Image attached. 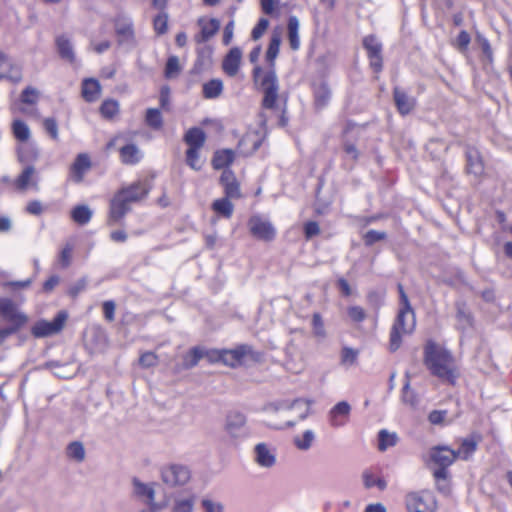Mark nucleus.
Here are the masks:
<instances>
[{
  "mask_svg": "<svg viewBox=\"0 0 512 512\" xmlns=\"http://www.w3.org/2000/svg\"><path fill=\"white\" fill-rule=\"evenodd\" d=\"M260 355L253 351L249 345H239L234 349H224L223 364L230 367H237L247 361H256Z\"/></svg>",
  "mask_w": 512,
  "mask_h": 512,
  "instance_id": "8",
  "label": "nucleus"
},
{
  "mask_svg": "<svg viewBox=\"0 0 512 512\" xmlns=\"http://www.w3.org/2000/svg\"><path fill=\"white\" fill-rule=\"evenodd\" d=\"M39 92L32 87H27L21 95V100L26 104H35L38 100Z\"/></svg>",
  "mask_w": 512,
  "mask_h": 512,
  "instance_id": "58",
  "label": "nucleus"
},
{
  "mask_svg": "<svg viewBox=\"0 0 512 512\" xmlns=\"http://www.w3.org/2000/svg\"><path fill=\"white\" fill-rule=\"evenodd\" d=\"M466 155L468 172L480 176L484 171V165L479 152L476 149H469Z\"/></svg>",
  "mask_w": 512,
  "mask_h": 512,
  "instance_id": "28",
  "label": "nucleus"
},
{
  "mask_svg": "<svg viewBox=\"0 0 512 512\" xmlns=\"http://www.w3.org/2000/svg\"><path fill=\"white\" fill-rule=\"evenodd\" d=\"M230 198H220L215 200L212 203V209L219 215H222L225 218H230L232 216L234 206L229 200Z\"/></svg>",
  "mask_w": 512,
  "mask_h": 512,
  "instance_id": "43",
  "label": "nucleus"
},
{
  "mask_svg": "<svg viewBox=\"0 0 512 512\" xmlns=\"http://www.w3.org/2000/svg\"><path fill=\"white\" fill-rule=\"evenodd\" d=\"M402 400L404 403L411 405V406H415L417 404L416 395L410 389L409 380L406 382V384L403 387Z\"/></svg>",
  "mask_w": 512,
  "mask_h": 512,
  "instance_id": "60",
  "label": "nucleus"
},
{
  "mask_svg": "<svg viewBox=\"0 0 512 512\" xmlns=\"http://www.w3.org/2000/svg\"><path fill=\"white\" fill-rule=\"evenodd\" d=\"M362 478L364 486L367 489L377 487L380 491H383L387 487V483L382 477H379L370 471L363 472Z\"/></svg>",
  "mask_w": 512,
  "mask_h": 512,
  "instance_id": "44",
  "label": "nucleus"
},
{
  "mask_svg": "<svg viewBox=\"0 0 512 512\" xmlns=\"http://www.w3.org/2000/svg\"><path fill=\"white\" fill-rule=\"evenodd\" d=\"M312 326H313V333L314 336L323 339L326 337V330L324 327L323 320L319 313H314L312 318Z\"/></svg>",
  "mask_w": 512,
  "mask_h": 512,
  "instance_id": "54",
  "label": "nucleus"
},
{
  "mask_svg": "<svg viewBox=\"0 0 512 512\" xmlns=\"http://www.w3.org/2000/svg\"><path fill=\"white\" fill-rule=\"evenodd\" d=\"M0 70H3L2 75L4 78L11 80L12 82L18 83L22 80V69L21 67L9 59V57L0 50Z\"/></svg>",
  "mask_w": 512,
  "mask_h": 512,
  "instance_id": "17",
  "label": "nucleus"
},
{
  "mask_svg": "<svg viewBox=\"0 0 512 512\" xmlns=\"http://www.w3.org/2000/svg\"><path fill=\"white\" fill-rule=\"evenodd\" d=\"M146 122L152 128L158 129L162 126V116L158 109L150 108L146 113Z\"/></svg>",
  "mask_w": 512,
  "mask_h": 512,
  "instance_id": "53",
  "label": "nucleus"
},
{
  "mask_svg": "<svg viewBox=\"0 0 512 512\" xmlns=\"http://www.w3.org/2000/svg\"><path fill=\"white\" fill-rule=\"evenodd\" d=\"M18 160L23 164L35 161L38 157V150L34 144L25 142L21 143L17 148Z\"/></svg>",
  "mask_w": 512,
  "mask_h": 512,
  "instance_id": "30",
  "label": "nucleus"
},
{
  "mask_svg": "<svg viewBox=\"0 0 512 512\" xmlns=\"http://www.w3.org/2000/svg\"><path fill=\"white\" fill-rule=\"evenodd\" d=\"M0 317L3 322L18 331L28 322V316L8 298L0 299Z\"/></svg>",
  "mask_w": 512,
  "mask_h": 512,
  "instance_id": "7",
  "label": "nucleus"
},
{
  "mask_svg": "<svg viewBox=\"0 0 512 512\" xmlns=\"http://www.w3.org/2000/svg\"><path fill=\"white\" fill-rule=\"evenodd\" d=\"M39 177L33 165L27 164L19 176L12 182L13 186L18 191L26 190H39L38 185Z\"/></svg>",
  "mask_w": 512,
  "mask_h": 512,
  "instance_id": "13",
  "label": "nucleus"
},
{
  "mask_svg": "<svg viewBox=\"0 0 512 512\" xmlns=\"http://www.w3.org/2000/svg\"><path fill=\"white\" fill-rule=\"evenodd\" d=\"M223 356H224V349H211V350H204V358L208 360L210 363H217L222 362L223 363Z\"/></svg>",
  "mask_w": 512,
  "mask_h": 512,
  "instance_id": "62",
  "label": "nucleus"
},
{
  "mask_svg": "<svg viewBox=\"0 0 512 512\" xmlns=\"http://www.w3.org/2000/svg\"><path fill=\"white\" fill-rule=\"evenodd\" d=\"M457 325L460 329L465 330L472 326V317L469 311L465 309L464 306H458L457 307Z\"/></svg>",
  "mask_w": 512,
  "mask_h": 512,
  "instance_id": "49",
  "label": "nucleus"
},
{
  "mask_svg": "<svg viewBox=\"0 0 512 512\" xmlns=\"http://www.w3.org/2000/svg\"><path fill=\"white\" fill-rule=\"evenodd\" d=\"M415 315L412 308H400L390 332L389 348L396 351L401 346L402 337L415 328Z\"/></svg>",
  "mask_w": 512,
  "mask_h": 512,
  "instance_id": "3",
  "label": "nucleus"
},
{
  "mask_svg": "<svg viewBox=\"0 0 512 512\" xmlns=\"http://www.w3.org/2000/svg\"><path fill=\"white\" fill-rule=\"evenodd\" d=\"M315 433L308 429L303 432L301 436H295L293 443L300 451H308L315 441Z\"/></svg>",
  "mask_w": 512,
  "mask_h": 512,
  "instance_id": "40",
  "label": "nucleus"
},
{
  "mask_svg": "<svg viewBox=\"0 0 512 512\" xmlns=\"http://www.w3.org/2000/svg\"><path fill=\"white\" fill-rule=\"evenodd\" d=\"M91 162L87 154H79L71 166V177L75 182H81L84 174L90 169Z\"/></svg>",
  "mask_w": 512,
  "mask_h": 512,
  "instance_id": "21",
  "label": "nucleus"
},
{
  "mask_svg": "<svg viewBox=\"0 0 512 512\" xmlns=\"http://www.w3.org/2000/svg\"><path fill=\"white\" fill-rule=\"evenodd\" d=\"M220 182L224 188V192L227 198L238 199L241 197L239 183L231 170L223 171Z\"/></svg>",
  "mask_w": 512,
  "mask_h": 512,
  "instance_id": "19",
  "label": "nucleus"
},
{
  "mask_svg": "<svg viewBox=\"0 0 512 512\" xmlns=\"http://www.w3.org/2000/svg\"><path fill=\"white\" fill-rule=\"evenodd\" d=\"M397 441L398 436L396 433H390L383 429L378 434V449L380 451H385L388 448L395 446Z\"/></svg>",
  "mask_w": 512,
  "mask_h": 512,
  "instance_id": "45",
  "label": "nucleus"
},
{
  "mask_svg": "<svg viewBox=\"0 0 512 512\" xmlns=\"http://www.w3.org/2000/svg\"><path fill=\"white\" fill-rule=\"evenodd\" d=\"M347 314L351 321L355 323H360L366 319V312L365 310L360 306H350L347 309Z\"/></svg>",
  "mask_w": 512,
  "mask_h": 512,
  "instance_id": "55",
  "label": "nucleus"
},
{
  "mask_svg": "<svg viewBox=\"0 0 512 512\" xmlns=\"http://www.w3.org/2000/svg\"><path fill=\"white\" fill-rule=\"evenodd\" d=\"M160 477L162 482L168 487L178 488L190 482L192 473L188 466L172 463L161 468Z\"/></svg>",
  "mask_w": 512,
  "mask_h": 512,
  "instance_id": "5",
  "label": "nucleus"
},
{
  "mask_svg": "<svg viewBox=\"0 0 512 512\" xmlns=\"http://www.w3.org/2000/svg\"><path fill=\"white\" fill-rule=\"evenodd\" d=\"M157 483H143L137 479L133 480V490L138 497L146 498L147 503H157L155 501V487Z\"/></svg>",
  "mask_w": 512,
  "mask_h": 512,
  "instance_id": "24",
  "label": "nucleus"
},
{
  "mask_svg": "<svg viewBox=\"0 0 512 512\" xmlns=\"http://www.w3.org/2000/svg\"><path fill=\"white\" fill-rule=\"evenodd\" d=\"M101 93L100 83L93 78L86 79L82 84V96L88 102L96 101Z\"/></svg>",
  "mask_w": 512,
  "mask_h": 512,
  "instance_id": "27",
  "label": "nucleus"
},
{
  "mask_svg": "<svg viewBox=\"0 0 512 512\" xmlns=\"http://www.w3.org/2000/svg\"><path fill=\"white\" fill-rule=\"evenodd\" d=\"M202 358H204V349L194 347L184 356L183 367L185 369L192 368L196 366Z\"/></svg>",
  "mask_w": 512,
  "mask_h": 512,
  "instance_id": "46",
  "label": "nucleus"
},
{
  "mask_svg": "<svg viewBox=\"0 0 512 512\" xmlns=\"http://www.w3.org/2000/svg\"><path fill=\"white\" fill-rule=\"evenodd\" d=\"M315 104L322 108L327 105L331 98V91L325 83H319L314 87Z\"/></svg>",
  "mask_w": 512,
  "mask_h": 512,
  "instance_id": "41",
  "label": "nucleus"
},
{
  "mask_svg": "<svg viewBox=\"0 0 512 512\" xmlns=\"http://www.w3.org/2000/svg\"><path fill=\"white\" fill-rule=\"evenodd\" d=\"M253 77L255 83L259 84L264 93L263 106L268 109L273 108L276 104L279 90L275 71H263L259 66H256L253 69Z\"/></svg>",
  "mask_w": 512,
  "mask_h": 512,
  "instance_id": "4",
  "label": "nucleus"
},
{
  "mask_svg": "<svg viewBox=\"0 0 512 512\" xmlns=\"http://www.w3.org/2000/svg\"><path fill=\"white\" fill-rule=\"evenodd\" d=\"M405 505L408 512H436L438 509L435 495L428 490L407 494Z\"/></svg>",
  "mask_w": 512,
  "mask_h": 512,
  "instance_id": "6",
  "label": "nucleus"
},
{
  "mask_svg": "<svg viewBox=\"0 0 512 512\" xmlns=\"http://www.w3.org/2000/svg\"><path fill=\"white\" fill-rule=\"evenodd\" d=\"M235 157V153L231 149H222L215 152L212 159V165L215 169H222L229 166Z\"/></svg>",
  "mask_w": 512,
  "mask_h": 512,
  "instance_id": "33",
  "label": "nucleus"
},
{
  "mask_svg": "<svg viewBox=\"0 0 512 512\" xmlns=\"http://www.w3.org/2000/svg\"><path fill=\"white\" fill-rule=\"evenodd\" d=\"M351 413V405L347 401L335 404L328 413L329 423L334 428L346 425Z\"/></svg>",
  "mask_w": 512,
  "mask_h": 512,
  "instance_id": "15",
  "label": "nucleus"
},
{
  "mask_svg": "<svg viewBox=\"0 0 512 512\" xmlns=\"http://www.w3.org/2000/svg\"><path fill=\"white\" fill-rule=\"evenodd\" d=\"M118 111H119L118 102L115 100H111V99L105 100L100 107V112H101L102 116L105 118L114 117L118 113Z\"/></svg>",
  "mask_w": 512,
  "mask_h": 512,
  "instance_id": "51",
  "label": "nucleus"
},
{
  "mask_svg": "<svg viewBox=\"0 0 512 512\" xmlns=\"http://www.w3.org/2000/svg\"><path fill=\"white\" fill-rule=\"evenodd\" d=\"M242 60V51L238 47H233L224 57L222 62L223 71L230 77L237 75Z\"/></svg>",
  "mask_w": 512,
  "mask_h": 512,
  "instance_id": "18",
  "label": "nucleus"
},
{
  "mask_svg": "<svg viewBox=\"0 0 512 512\" xmlns=\"http://www.w3.org/2000/svg\"><path fill=\"white\" fill-rule=\"evenodd\" d=\"M288 38L291 49L298 50L300 47L299 20L296 16H290L288 20Z\"/></svg>",
  "mask_w": 512,
  "mask_h": 512,
  "instance_id": "36",
  "label": "nucleus"
},
{
  "mask_svg": "<svg viewBox=\"0 0 512 512\" xmlns=\"http://www.w3.org/2000/svg\"><path fill=\"white\" fill-rule=\"evenodd\" d=\"M261 145V138L256 132L246 133L239 141V149L242 154L248 156L254 153Z\"/></svg>",
  "mask_w": 512,
  "mask_h": 512,
  "instance_id": "23",
  "label": "nucleus"
},
{
  "mask_svg": "<svg viewBox=\"0 0 512 512\" xmlns=\"http://www.w3.org/2000/svg\"><path fill=\"white\" fill-rule=\"evenodd\" d=\"M199 25L201 26V32L198 36H196L197 42H205L210 39L212 36L216 34L218 31L220 24L216 19L199 20Z\"/></svg>",
  "mask_w": 512,
  "mask_h": 512,
  "instance_id": "26",
  "label": "nucleus"
},
{
  "mask_svg": "<svg viewBox=\"0 0 512 512\" xmlns=\"http://www.w3.org/2000/svg\"><path fill=\"white\" fill-rule=\"evenodd\" d=\"M363 45L367 50L368 57L370 60V65L375 72H379L382 69V44L378 41V39L369 35L364 38Z\"/></svg>",
  "mask_w": 512,
  "mask_h": 512,
  "instance_id": "14",
  "label": "nucleus"
},
{
  "mask_svg": "<svg viewBox=\"0 0 512 512\" xmlns=\"http://www.w3.org/2000/svg\"><path fill=\"white\" fill-rule=\"evenodd\" d=\"M479 441L480 437L474 435L462 439L458 450L455 451L456 460H470L477 450Z\"/></svg>",
  "mask_w": 512,
  "mask_h": 512,
  "instance_id": "20",
  "label": "nucleus"
},
{
  "mask_svg": "<svg viewBox=\"0 0 512 512\" xmlns=\"http://www.w3.org/2000/svg\"><path fill=\"white\" fill-rule=\"evenodd\" d=\"M56 44L60 56L69 62H73L75 59V55L70 40L65 36H59L56 39Z\"/></svg>",
  "mask_w": 512,
  "mask_h": 512,
  "instance_id": "39",
  "label": "nucleus"
},
{
  "mask_svg": "<svg viewBox=\"0 0 512 512\" xmlns=\"http://www.w3.org/2000/svg\"><path fill=\"white\" fill-rule=\"evenodd\" d=\"M269 26V21L266 18L259 19L257 25L252 30V38L254 40L259 39Z\"/></svg>",
  "mask_w": 512,
  "mask_h": 512,
  "instance_id": "63",
  "label": "nucleus"
},
{
  "mask_svg": "<svg viewBox=\"0 0 512 512\" xmlns=\"http://www.w3.org/2000/svg\"><path fill=\"white\" fill-rule=\"evenodd\" d=\"M429 463L436 469H446L456 461L455 450L445 445L434 446L428 452Z\"/></svg>",
  "mask_w": 512,
  "mask_h": 512,
  "instance_id": "12",
  "label": "nucleus"
},
{
  "mask_svg": "<svg viewBox=\"0 0 512 512\" xmlns=\"http://www.w3.org/2000/svg\"><path fill=\"white\" fill-rule=\"evenodd\" d=\"M199 151L198 148H188L186 151V162L194 170H200L203 164Z\"/></svg>",
  "mask_w": 512,
  "mask_h": 512,
  "instance_id": "50",
  "label": "nucleus"
},
{
  "mask_svg": "<svg viewBox=\"0 0 512 512\" xmlns=\"http://www.w3.org/2000/svg\"><path fill=\"white\" fill-rule=\"evenodd\" d=\"M12 130H13V134H14L15 138L18 141L25 143L30 139V136H31L30 129H29L28 125L26 123H24L23 121L15 120L12 124Z\"/></svg>",
  "mask_w": 512,
  "mask_h": 512,
  "instance_id": "47",
  "label": "nucleus"
},
{
  "mask_svg": "<svg viewBox=\"0 0 512 512\" xmlns=\"http://www.w3.org/2000/svg\"><path fill=\"white\" fill-rule=\"evenodd\" d=\"M168 17L164 13H160L154 18V29L158 34H163L167 31Z\"/></svg>",
  "mask_w": 512,
  "mask_h": 512,
  "instance_id": "61",
  "label": "nucleus"
},
{
  "mask_svg": "<svg viewBox=\"0 0 512 512\" xmlns=\"http://www.w3.org/2000/svg\"><path fill=\"white\" fill-rule=\"evenodd\" d=\"M66 455L72 461L77 463L83 462L86 456V452L82 442H71L66 448Z\"/></svg>",
  "mask_w": 512,
  "mask_h": 512,
  "instance_id": "38",
  "label": "nucleus"
},
{
  "mask_svg": "<svg viewBox=\"0 0 512 512\" xmlns=\"http://www.w3.org/2000/svg\"><path fill=\"white\" fill-rule=\"evenodd\" d=\"M253 460L261 468H273L277 463L276 447L266 442L257 443L253 448Z\"/></svg>",
  "mask_w": 512,
  "mask_h": 512,
  "instance_id": "10",
  "label": "nucleus"
},
{
  "mask_svg": "<svg viewBox=\"0 0 512 512\" xmlns=\"http://www.w3.org/2000/svg\"><path fill=\"white\" fill-rule=\"evenodd\" d=\"M246 418L243 414L233 412L227 415L224 425L225 432L232 438H240L244 434Z\"/></svg>",
  "mask_w": 512,
  "mask_h": 512,
  "instance_id": "16",
  "label": "nucleus"
},
{
  "mask_svg": "<svg viewBox=\"0 0 512 512\" xmlns=\"http://www.w3.org/2000/svg\"><path fill=\"white\" fill-rule=\"evenodd\" d=\"M394 100L399 112L403 115L410 113L415 106L414 98L409 97L399 88L394 90Z\"/></svg>",
  "mask_w": 512,
  "mask_h": 512,
  "instance_id": "25",
  "label": "nucleus"
},
{
  "mask_svg": "<svg viewBox=\"0 0 512 512\" xmlns=\"http://www.w3.org/2000/svg\"><path fill=\"white\" fill-rule=\"evenodd\" d=\"M121 161L127 165H133L140 161L142 154L134 144H128L120 149Z\"/></svg>",
  "mask_w": 512,
  "mask_h": 512,
  "instance_id": "31",
  "label": "nucleus"
},
{
  "mask_svg": "<svg viewBox=\"0 0 512 512\" xmlns=\"http://www.w3.org/2000/svg\"><path fill=\"white\" fill-rule=\"evenodd\" d=\"M202 506L206 512H223V505L219 502H214L210 499H204Z\"/></svg>",
  "mask_w": 512,
  "mask_h": 512,
  "instance_id": "64",
  "label": "nucleus"
},
{
  "mask_svg": "<svg viewBox=\"0 0 512 512\" xmlns=\"http://www.w3.org/2000/svg\"><path fill=\"white\" fill-rule=\"evenodd\" d=\"M281 44V35L280 33H273L267 52L266 58L267 60L273 64L275 58L277 57Z\"/></svg>",
  "mask_w": 512,
  "mask_h": 512,
  "instance_id": "48",
  "label": "nucleus"
},
{
  "mask_svg": "<svg viewBox=\"0 0 512 512\" xmlns=\"http://www.w3.org/2000/svg\"><path fill=\"white\" fill-rule=\"evenodd\" d=\"M248 227L252 236L260 241L270 242L276 237L274 225L268 219L259 215L250 217Z\"/></svg>",
  "mask_w": 512,
  "mask_h": 512,
  "instance_id": "9",
  "label": "nucleus"
},
{
  "mask_svg": "<svg viewBox=\"0 0 512 512\" xmlns=\"http://www.w3.org/2000/svg\"><path fill=\"white\" fill-rule=\"evenodd\" d=\"M139 363L144 368L154 367L158 363V356L153 352H144L139 358Z\"/></svg>",
  "mask_w": 512,
  "mask_h": 512,
  "instance_id": "57",
  "label": "nucleus"
},
{
  "mask_svg": "<svg viewBox=\"0 0 512 512\" xmlns=\"http://www.w3.org/2000/svg\"><path fill=\"white\" fill-rule=\"evenodd\" d=\"M433 476L435 478L437 490L444 495H448L451 491L450 474L448 470L443 468L435 469Z\"/></svg>",
  "mask_w": 512,
  "mask_h": 512,
  "instance_id": "32",
  "label": "nucleus"
},
{
  "mask_svg": "<svg viewBox=\"0 0 512 512\" xmlns=\"http://www.w3.org/2000/svg\"><path fill=\"white\" fill-rule=\"evenodd\" d=\"M359 350L344 346L340 352V365L345 369L356 366L358 363Z\"/></svg>",
  "mask_w": 512,
  "mask_h": 512,
  "instance_id": "34",
  "label": "nucleus"
},
{
  "mask_svg": "<svg viewBox=\"0 0 512 512\" xmlns=\"http://www.w3.org/2000/svg\"><path fill=\"white\" fill-rule=\"evenodd\" d=\"M71 217L77 224L85 225L91 220L92 211L87 205H79L71 211Z\"/></svg>",
  "mask_w": 512,
  "mask_h": 512,
  "instance_id": "42",
  "label": "nucleus"
},
{
  "mask_svg": "<svg viewBox=\"0 0 512 512\" xmlns=\"http://www.w3.org/2000/svg\"><path fill=\"white\" fill-rule=\"evenodd\" d=\"M223 91V82L220 79H212L203 84V96L206 99L218 98Z\"/></svg>",
  "mask_w": 512,
  "mask_h": 512,
  "instance_id": "37",
  "label": "nucleus"
},
{
  "mask_svg": "<svg viewBox=\"0 0 512 512\" xmlns=\"http://www.w3.org/2000/svg\"><path fill=\"white\" fill-rule=\"evenodd\" d=\"M67 319V314L61 311L52 321L41 320L32 327V334L37 338L48 337L62 330Z\"/></svg>",
  "mask_w": 512,
  "mask_h": 512,
  "instance_id": "11",
  "label": "nucleus"
},
{
  "mask_svg": "<svg viewBox=\"0 0 512 512\" xmlns=\"http://www.w3.org/2000/svg\"><path fill=\"white\" fill-rule=\"evenodd\" d=\"M386 237L385 232L369 230L363 236L366 245H372L377 241L383 240Z\"/></svg>",
  "mask_w": 512,
  "mask_h": 512,
  "instance_id": "59",
  "label": "nucleus"
},
{
  "mask_svg": "<svg viewBox=\"0 0 512 512\" xmlns=\"http://www.w3.org/2000/svg\"><path fill=\"white\" fill-rule=\"evenodd\" d=\"M447 411L445 410H433L429 413L428 420L433 425H446L449 422L446 421Z\"/></svg>",
  "mask_w": 512,
  "mask_h": 512,
  "instance_id": "56",
  "label": "nucleus"
},
{
  "mask_svg": "<svg viewBox=\"0 0 512 512\" xmlns=\"http://www.w3.org/2000/svg\"><path fill=\"white\" fill-rule=\"evenodd\" d=\"M149 187L138 181L120 190L110 203L109 223H118L130 209V204L147 196Z\"/></svg>",
  "mask_w": 512,
  "mask_h": 512,
  "instance_id": "2",
  "label": "nucleus"
},
{
  "mask_svg": "<svg viewBox=\"0 0 512 512\" xmlns=\"http://www.w3.org/2000/svg\"><path fill=\"white\" fill-rule=\"evenodd\" d=\"M311 402L305 399H296L281 405L282 410L292 411L297 419L303 420L310 413Z\"/></svg>",
  "mask_w": 512,
  "mask_h": 512,
  "instance_id": "22",
  "label": "nucleus"
},
{
  "mask_svg": "<svg viewBox=\"0 0 512 512\" xmlns=\"http://www.w3.org/2000/svg\"><path fill=\"white\" fill-rule=\"evenodd\" d=\"M181 71V67L179 64V59L176 56L169 57L166 67H165V76L169 79L175 78Z\"/></svg>",
  "mask_w": 512,
  "mask_h": 512,
  "instance_id": "52",
  "label": "nucleus"
},
{
  "mask_svg": "<svg viewBox=\"0 0 512 512\" xmlns=\"http://www.w3.org/2000/svg\"><path fill=\"white\" fill-rule=\"evenodd\" d=\"M184 140L189 148L201 149L206 141V135L202 129L195 127L186 132Z\"/></svg>",
  "mask_w": 512,
  "mask_h": 512,
  "instance_id": "29",
  "label": "nucleus"
},
{
  "mask_svg": "<svg viewBox=\"0 0 512 512\" xmlns=\"http://www.w3.org/2000/svg\"><path fill=\"white\" fill-rule=\"evenodd\" d=\"M195 501L196 497L194 495L176 497L171 512H193Z\"/></svg>",
  "mask_w": 512,
  "mask_h": 512,
  "instance_id": "35",
  "label": "nucleus"
},
{
  "mask_svg": "<svg viewBox=\"0 0 512 512\" xmlns=\"http://www.w3.org/2000/svg\"><path fill=\"white\" fill-rule=\"evenodd\" d=\"M424 363L431 374L447 382L457 377L454 359L449 351L429 341L424 349Z\"/></svg>",
  "mask_w": 512,
  "mask_h": 512,
  "instance_id": "1",
  "label": "nucleus"
}]
</instances>
